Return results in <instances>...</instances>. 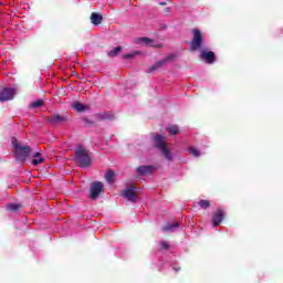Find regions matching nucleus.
Segmentation results:
<instances>
[{
    "mask_svg": "<svg viewBox=\"0 0 283 283\" xmlns=\"http://www.w3.org/2000/svg\"><path fill=\"white\" fill-rule=\"evenodd\" d=\"M153 140H154V147L156 149H159V151H161L163 156H165L166 159L172 160L171 151L167 147V142L165 140V136L156 135L153 137Z\"/></svg>",
    "mask_w": 283,
    "mask_h": 283,
    "instance_id": "3",
    "label": "nucleus"
},
{
    "mask_svg": "<svg viewBox=\"0 0 283 283\" xmlns=\"http://www.w3.org/2000/svg\"><path fill=\"white\" fill-rule=\"evenodd\" d=\"M45 159H43L41 157V153H35L33 155V160H32V165H34L36 167V165H41V163H44Z\"/></svg>",
    "mask_w": 283,
    "mask_h": 283,
    "instance_id": "20",
    "label": "nucleus"
},
{
    "mask_svg": "<svg viewBox=\"0 0 283 283\" xmlns=\"http://www.w3.org/2000/svg\"><path fill=\"white\" fill-rule=\"evenodd\" d=\"M122 51H123V46H116L114 50L107 52V56H109L111 59H114L118 56V54H120Z\"/></svg>",
    "mask_w": 283,
    "mask_h": 283,
    "instance_id": "19",
    "label": "nucleus"
},
{
    "mask_svg": "<svg viewBox=\"0 0 283 283\" xmlns=\"http://www.w3.org/2000/svg\"><path fill=\"white\" fill-rule=\"evenodd\" d=\"M169 13H171V8L169 7L164 8V14H169Z\"/></svg>",
    "mask_w": 283,
    "mask_h": 283,
    "instance_id": "29",
    "label": "nucleus"
},
{
    "mask_svg": "<svg viewBox=\"0 0 283 283\" xmlns=\"http://www.w3.org/2000/svg\"><path fill=\"white\" fill-rule=\"evenodd\" d=\"M136 53H127L123 55V59H125L126 61H128L129 59H134Z\"/></svg>",
    "mask_w": 283,
    "mask_h": 283,
    "instance_id": "26",
    "label": "nucleus"
},
{
    "mask_svg": "<svg viewBox=\"0 0 283 283\" xmlns=\"http://www.w3.org/2000/svg\"><path fill=\"white\" fill-rule=\"evenodd\" d=\"M82 120H83V123H85V125H88V126L94 125V122L90 120V118H87V117H83Z\"/></svg>",
    "mask_w": 283,
    "mask_h": 283,
    "instance_id": "27",
    "label": "nucleus"
},
{
    "mask_svg": "<svg viewBox=\"0 0 283 283\" xmlns=\"http://www.w3.org/2000/svg\"><path fill=\"white\" fill-rule=\"evenodd\" d=\"M159 6H167V1H161V2H158Z\"/></svg>",
    "mask_w": 283,
    "mask_h": 283,
    "instance_id": "31",
    "label": "nucleus"
},
{
    "mask_svg": "<svg viewBox=\"0 0 283 283\" xmlns=\"http://www.w3.org/2000/svg\"><path fill=\"white\" fill-rule=\"evenodd\" d=\"M159 244L165 251L169 250V243H167L166 241H160Z\"/></svg>",
    "mask_w": 283,
    "mask_h": 283,
    "instance_id": "25",
    "label": "nucleus"
},
{
    "mask_svg": "<svg viewBox=\"0 0 283 283\" xmlns=\"http://www.w3.org/2000/svg\"><path fill=\"white\" fill-rule=\"evenodd\" d=\"M43 105V99H36L35 102L30 104V107H32L33 109H36V107H42Z\"/></svg>",
    "mask_w": 283,
    "mask_h": 283,
    "instance_id": "24",
    "label": "nucleus"
},
{
    "mask_svg": "<svg viewBox=\"0 0 283 283\" xmlns=\"http://www.w3.org/2000/svg\"><path fill=\"white\" fill-rule=\"evenodd\" d=\"M46 120L50 125H61V123H67V120H70V116L55 113L53 116L48 117Z\"/></svg>",
    "mask_w": 283,
    "mask_h": 283,
    "instance_id": "9",
    "label": "nucleus"
},
{
    "mask_svg": "<svg viewBox=\"0 0 283 283\" xmlns=\"http://www.w3.org/2000/svg\"><path fill=\"white\" fill-rule=\"evenodd\" d=\"M114 178H116V172H114V170L112 169H108L105 174L106 182H109L112 185L114 182Z\"/></svg>",
    "mask_w": 283,
    "mask_h": 283,
    "instance_id": "18",
    "label": "nucleus"
},
{
    "mask_svg": "<svg viewBox=\"0 0 283 283\" xmlns=\"http://www.w3.org/2000/svg\"><path fill=\"white\" fill-rule=\"evenodd\" d=\"M203 45L205 34H202V32L199 29H193L189 52H198V50H202Z\"/></svg>",
    "mask_w": 283,
    "mask_h": 283,
    "instance_id": "4",
    "label": "nucleus"
},
{
    "mask_svg": "<svg viewBox=\"0 0 283 283\" xmlns=\"http://www.w3.org/2000/svg\"><path fill=\"white\" fill-rule=\"evenodd\" d=\"M154 172V166H139L137 167V174L139 176H147V174Z\"/></svg>",
    "mask_w": 283,
    "mask_h": 283,
    "instance_id": "12",
    "label": "nucleus"
},
{
    "mask_svg": "<svg viewBox=\"0 0 283 283\" xmlns=\"http://www.w3.org/2000/svg\"><path fill=\"white\" fill-rule=\"evenodd\" d=\"M12 147L15 151V158L19 163H25L28 158H30V154H32V148L27 145H21L17 138H12L11 140Z\"/></svg>",
    "mask_w": 283,
    "mask_h": 283,
    "instance_id": "1",
    "label": "nucleus"
},
{
    "mask_svg": "<svg viewBox=\"0 0 283 283\" xmlns=\"http://www.w3.org/2000/svg\"><path fill=\"white\" fill-rule=\"evenodd\" d=\"M178 228V223H167L163 227V231H174V229Z\"/></svg>",
    "mask_w": 283,
    "mask_h": 283,
    "instance_id": "21",
    "label": "nucleus"
},
{
    "mask_svg": "<svg viewBox=\"0 0 283 283\" xmlns=\"http://www.w3.org/2000/svg\"><path fill=\"white\" fill-rule=\"evenodd\" d=\"M136 189L138 188L134 186L126 188L122 193L123 198L128 200V202H136V200H138V195L136 193Z\"/></svg>",
    "mask_w": 283,
    "mask_h": 283,
    "instance_id": "8",
    "label": "nucleus"
},
{
    "mask_svg": "<svg viewBox=\"0 0 283 283\" xmlns=\"http://www.w3.org/2000/svg\"><path fill=\"white\" fill-rule=\"evenodd\" d=\"M75 163L78 167H90L92 165V153L83 146L75 149Z\"/></svg>",
    "mask_w": 283,
    "mask_h": 283,
    "instance_id": "2",
    "label": "nucleus"
},
{
    "mask_svg": "<svg viewBox=\"0 0 283 283\" xmlns=\"http://www.w3.org/2000/svg\"><path fill=\"white\" fill-rule=\"evenodd\" d=\"M23 206L21 203H8L7 211H11V213H18Z\"/></svg>",
    "mask_w": 283,
    "mask_h": 283,
    "instance_id": "15",
    "label": "nucleus"
},
{
    "mask_svg": "<svg viewBox=\"0 0 283 283\" xmlns=\"http://www.w3.org/2000/svg\"><path fill=\"white\" fill-rule=\"evenodd\" d=\"M101 193H105V186L101 181H95L91 185L90 198L96 200Z\"/></svg>",
    "mask_w": 283,
    "mask_h": 283,
    "instance_id": "6",
    "label": "nucleus"
},
{
    "mask_svg": "<svg viewBox=\"0 0 283 283\" xmlns=\"http://www.w3.org/2000/svg\"><path fill=\"white\" fill-rule=\"evenodd\" d=\"M224 220V210L218 209L212 216V227H220Z\"/></svg>",
    "mask_w": 283,
    "mask_h": 283,
    "instance_id": "11",
    "label": "nucleus"
},
{
    "mask_svg": "<svg viewBox=\"0 0 283 283\" xmlns=\"http://www.w3.org/2000/svg\"><path fill=\"white\" fill-rule=\"evenodd\" d=\"M96 118L97 120H114V115L112 113H98Z\"/></svg>",
    "mask_w": 283,
    "mask_h": 283,
    "instance_id": "16",
    "label": "nucleus"
},
{
    "mask_svg": "<svg viewBox=\"0 0 283 283\" xmlns=\"http://www.w3.org/2000/svg\"><path fill=\"white\" fill-rule=\"evenodd\" d=\"M198 205L201 209H209L211 207V202L205 199L199 200Z\"/></svg>",
    "mask_w": 283,
    "mask_h": 283,
    "instance_id": "22",
    "label": "nucleus"
},
{
    "mask_svg": "<svg viewBox=\"0 0 283 283\" xmlns=\"http://www.w3.org/2000/svg\"><path fill=\"white\" fill-rule=\"evenodd\" d=\"M150 48H156L157 50H160V48H163V44H155L153 42V44H150Z\"/></svg>",
    "mask_w": 283,
    "mask_h": 283,
    "instance_id": "30",
    "label": "nucleus"
},
{
    "mask_svg": "<svg viewBox=\"0 0 283 283\" xmlns=\"http://www.w3.org/2000/svg\"><path fill=\"white\" fill-rule=\"evenodd\" d=\"M178 59V55L176 53L168 54L163 60L156 61L154 65H151L148 69V74H151L154 72H158V70H163L165 66L174 63Z\"/></svg>",
    "mask_w": 283,
    "mask_h": 283,
    "instance_id": "5",
    "label": "nucleus"
},
{
    "mask_svg": "<svg viewBox=\"0 0 283 283\" xmlns=\"http://www.w3.org/2000/svg\"><path fill=\"white\" fill-rule=\"evenodd\" d=\"M73 108L76 112H87L90 109V106L82 104L81 102H74L73 103Z\"/></svg>",
    "mask_w": 283,
    "mask_h": 283,
    "instance_id": "17",
    "label": "nucleus"
},
{
    "mask_svg": "<svg viewBox=\"0 0 283 283\" xmlns=\"http://www.w3.org/2000/svg\"><path fill=\"white\" fill-rule=\"evenodd\" d=\"M135 43L137 45H149L151 48L154 40H151L150 38H136Z\"/></svg>",
    "mask_w": 283,
    "mask_h": 283,
    "instance_id": "13",
    "label": "nucleus"
},
{
    "mask_svg": "<svg viewBox=\"0 0 283 283\" xmlns=\"http://www.w3.org/2000/svg\"><path fill=\"white\" fill-rule=\"evenodd\" d=\"M200 61L207 63L208 65H213L216 63V53L213 51L201 50L199 54Z\"/></svg>",
    "mask_w": 283,
    "mask_h": 283,
    "instance_id": "7",
    "label": "nucleus"
},
{
    "mask_svg": "<svg viewBox=\"0 0 283 283\" xmlns=\"http://www.w3.org/2000/svg\"><path fill=\"white\" fill-rule=\"evenodd\" d=\"M17 91L14 88H3L0 92V103H6V101H12L14 98Z\"/></svg>",
    "mask_w": 283,
    "mask_h": 283,
    "instance_id": "10",
    "label": "nucleus"
},
{
    "mask_svg": "<svg viewBox=\"0 0 283 283\" xmlns=\"http://www.w3.org/2000/svg\"><path fill=\"white\" fill-rule=\"evenodd\" d=\"M91 22L93 23V25H101V23H103V15L97 12H93L91 14Z\"/></svg>",
    "mask_w": 283,
    "mask_h": 283,
    "instance_id": "14",
    "label": "nucleus"
},
{
    "mask_svg": "<svg viewBox=\"0 0 283 283\" xmlns=\"http://www.w3.org/2000/svg\"><path fill=\"white\" fill-rule=\"evenodd\" d=\"M170 136H176V134H178V128L174 127V128H169L168 129Z\"/></svg>",
    "mask_w": 283,
    "mask_h": 283,
    "instance_id": "28",
    "label": "nucleus"
},
{
    "mask_svg": "<svg viewBox=\"0 0 283 283\" xmlns=\"http://www.w3.org/2000/svg\"><path fill=\"white\" fill-rule=\"evenodd\" d=\"M189 153H190L191 156H193L195 158H199V156H200V150H198V148H196V147H190V148H189Z\"/></svg>",
    "mask_w": 283,
    "mask_h": 283,
    "instance_id": "23",
    "label": "nucleus"
}]
</instances>
